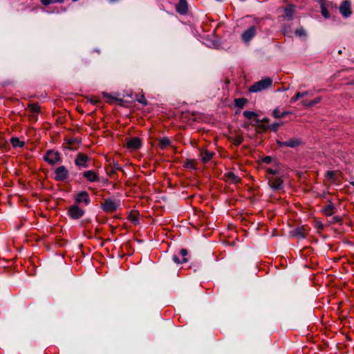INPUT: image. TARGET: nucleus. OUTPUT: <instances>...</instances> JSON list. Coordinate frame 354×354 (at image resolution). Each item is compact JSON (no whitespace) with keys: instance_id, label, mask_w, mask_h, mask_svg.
Masks as SVG:
<instances>
[{"instance_id":"nucleus-1","label":"nucleus","mask_w":354,"mask_h":354,"mask_svg":"<svg viewBox=\"0 0 354 354\" xmlns=\"http://www.w3.org/2000/svg\"><path fill=\"white\" fill-rule=\"evenodd\" d=\"M272 84V80L270 77H267L265 79H263L256 83H254L253 85H252L249 88V91L252 93H257L259 91H261L263 90H265L269 87L271 86Z\"/></svg>"},{"instance_id":"nucleus-2","label":"nucleus","mask_w":354,"mask_h":354,"mask_svg":"<svg viewBox=\"0 0 354 354\" xmlns=\"http://www.w3.org/2000/svg\"><path fill=\"white\" fill-rule=\"evenodd\" d=\"M277 144L279 147L296 148L302 144V140L298 138H292L286 141L277 140Z\"/></svg>"},{"instance_id":"nucleus-3","label":"nucleus","mask_w":354,"mask_h":354,"mask_svg":"<svg viewBox=\"0 0 354 354\" xmlns=\"http://www.w3.org/2000/svg\"><path fill=\"white\" fill-rule=\"evenodd\" d=\"M268 185L274 191H279L283 188V180L281 177L272 176L268 178Z\"/></svg>"},{"instance_id":"nucleus-4","label":"nucleus","mask_w":354,"mask_h":354,"mask_svg":"<svg viewBox=\"0 0 354 354\" xmlns=\"http://www.w3.org/2000/svg\"><path fill=\"white\" fill-rule=\"evenodd\" d=\"M120 205V202L111 198H107L102 203V206L103 209L106 212H112L118 209Z\"/></svg>"},{"instance_id":"nucleus-5","label":"nucleus","mask_w":354,"mask_h":354,"mask_svg":"<svg viewBox=\"0 0 354 354\" xmlns=\"http://www.w3.org/2000/svg\"><path fill=\"white\" fill-rule=\"evenodd\" d=\"M44 158L49 164L54 165L60 161V154L58 151L49 150L46 153Z\"/></svg>"},{"instance_id":"nucleus-6","label":"nucleus","mask_w":354,"mask_h":354,"mask_svg":"<svg viewBox=\"0 0 354 354\" xmlns=\"http://www.w3.org/2000/svg\"><path fill=\"white\" fill-rule=\"evenodd\" d=\"M55 179L57 181H63L68 176V171L64 166L58 167L55 171Z\"/></svg>"},{"instance_id":"nucleus-7","label":"nucleus","mask_w":354,"mask_h":354,"mask_svg":"<svg viewBox=\"0 0 354 354\" xmlns=\"http://www.w3.org/2000/svg\"><path fill=\"white\" fill-rule=\"evenodd\" d=\"M256 27L254 26H252L243 32L241 35L242 39L244 42L248 43L256 35Z\"/></svg>"},{"instance_id":"nucleus-8","label":"nucleus","mask_w":354,"mask_h":354,"mask_svg":"<svg viewBox=\"0 0 354 354\" xmlns=\"http://www.w3.org/2000/svg\"><path fill=\"white\" fill-rule=\"evenodd\" d=\"M89 158L87 155L82 153H78L75 160V165L79 167L86 168L88 167V161Z\"/></svg>"},{"instance_id":"nucleus-9","label":"nucleus","mask_w":354,"mask_h":354,"mask_svg":"<svg viewBox=\"0 0 354 354\" xmlns=\"http://www.w3.org/2000/svg\"><path fill=\"white\" fill-rule=\"evenodd\" d=\"M84 210L80 209L77 205H73L68 209V214L73 219H78L84 215Z\"/></svg>"},{"instance_id":"nucleus-10","label":"nucleus","mask_w":354,"mask_h":354,"mask_svg":"<svg viewBox=\"0 0 354 354\" xmlns=\"http://www.w3.org/2000/svg\"><path fill=\"white\" fill-rule=\"evenodd\" d=\"M339 12L344 17H348L351 15V2L346 0L342 2L339 7Z\"/></svg>"},{"instance_id":"nucleus-11","label":"nucleus","mask_w":354,"mask_h":354,"mask_svg":"<svg viewBox=\"0 0 354 354\" xmlns=\"http://www.w3.org/2000/svg\"><path fill=\"white\" fill-rule=\"evenodd\" d=\"M76 203H84L86 205H88L90 203V198L88 196V194L85 192L82 191L80 192L77 194L76 198H75Z\"/></svg>"},{"instance_id":"nucleus-12","label":"nucleus","mask_w":354,"mask_h":354,"mask_svg":"<svg viewBox=\"0 0 354 354\" xmlns=\"http://www.w3.org/2000/svg\"><path fill=\"white\" fill-rule=\"evenodd\" d=\"M127 146L131 149H138L141 146V140L140 138L134 137L127 141Z\"/></svg>"},{"instance_id":"nucleus-13","label":"nucleus","mask_w":354,"mask_h":354,"mask_svg":"<svg viewBox=\"0 0 354 354\" xmlns=\"http://www.w3.org/2000/svg\"><path fill=\"white\" fill-rule=\"evenodd\" d=\"M290 234L294 237L304 239L306 237V230L304 227H297L291 230Z\"/></svg>"},{"instance_id":"nucleus-14","label":"nucleus","mask_w":354,"mask_h":354,"mask_svg":"<svg viewBox=\"0 0 354 354\" xmlns=\"http://www.w3.org/2000/svg\"><path fill=\"white\" fill-rule=\"evenodd\" d=\"M176 11L181 14L185 15L187 12L188 6L186 0H180L179 3L176 6Z\"/></svg>"},{"instance_id":"nucleus-15","label":"nucleus","mask_w":354,"mask_h":354,"mask_svg":"<svg viewBox=\"0 0 354 354\" xmlns=\"http://www.w3.org/2000/svg\"><path fill=\"white\" fill-rule=\"evenodd\" d=\"M83 176L90 182H96L99 180V178L96 173L91 170L84 171L83 173Z\"/></svg>"},{"instance_id":"nucleus-16","label":"nucleus","mask_w":354,"mask_h":354,"mask_svg":"<svg viewBox=\"0 0 354 354\" xmlns=\"http://www.w3.org/2000/svg\"><path fill=\"white\" fill-rule=\"evenodd\" d=\"M103 95L109 99L108 102L109 103H111L113 101H117L119 102H121L122 101V99L119 97V95L116 93H108L104 92L103 93Z\"/></svg>"},{"instance_id":"nucleus-17","label":"nucleus","mask_w":354,"mask_h":354,"mask_svg":"<svg viewBox=\"0 0 354 354\" xmlns=\"http://www.w3.org/2000/svg\"><path fill=\"white\" fill-rule=\"evenodd\" d=\"M214 154V153L213 152L207 151V150H204V151H201V156L202 161L204 163L207 162L208 161H209L211 160V158H212Z\"/></svg>"},{"instance_id":"nucleus-18","label":"nucleus","mask_w":354,"mask_h":354,"mask_svg":"<svg viewBox=\"0 0 354 354\" xmlns=\"http://www.w3.org/2000/svg\"><path fill=\"white\" fill-rule=\"evenodd\" d=\"M285 15L284 17L287 18L288 20L290 19L294 13V7L292 5H289L286 8H284Z\"/></svg>"},{"instance_id":"nucleus-19","label":"nucleus","mask_w":354,"mask_h":354,"mask_svg":"<svg viewBox=\"0 0 354 354\" xmlns=\"http://www.w3.org/2000/svg\"><path fill=\"white\" fill-rule=\"evenodd\" d=\"M225 176L229 180L234 183H237L239 182L240 178L239 176L235 175L233 172L229 171L225 174Z\"/></svg>"},{"instance_id":"nucleus-20","label":"nucleus","mask_w":354,"mask_h":354,"mask_svg":"<svg viewBox=\"0 0 354 354\" xmlns=\"http://www.w3.org/2000/svg\"><path fill=\"white\" fill-rule=\"evenodd\" d=\"M334 208H335V207H334L333 204L332 203H330L324 207V209H323L324 213L326 216H330L334 212H333Z\"/></svg>"},{"instance_id":"nucleus-21","label":"nucleus","mask_w":354,"mask_h":354,"mask_svg":"<svg viewBox=\"0 0 354 354\" xmlns=\"http://www.w3.org/2000/svg\"><path fill=\"white\" fill-rule=\"evenodd\" d=\"M10 142L14 147H22L25 144L24 141H21L18 138H12Z\"/></svg>"},{"instance_id":"nucleus-22","label":"nucleus","mask_w":354,"mask_h":354,"mask_svg":"<svg viewBox=\"0 0 354 354\" xmlns=\"http://www.w3.org/2000/svg\"><path fill=\"white\" fill-rule=\"evenodd\" d=\"M272 114L274 118H283L286 115H287L288 114H289V112H288V111L280 112L279 109L278 108H276L273 111Z\"/></svg>"},{"instance_id":"nucleus-23","label":"nucleus","mask_w":354,"mask_h":354,"mask_svg":"<svg viewBox=\"0 0 354 354\" xmlns=\"http://www.w3.org/2000/svg\"><path fill=\"white\" fill-rule=\"evenodd\" d=\"M308 95V91H304V92H298L297 93H296V95L292 97L290 100V102L291 103H294L297 100H298L299 98L302 97H305L306 95Z\"/></svg>"},{"instance_id":"nucleus-24","label":"nucleus","mask_w":354,"mask_h":354,"mask_svg":"<svg viewBox=\"0 0 354 354\" xmlns=\"http://www.w3.org/2000/svg\"><path fill=\"white\" fill-rule=\"evenodd\" d=\"M235 105L239 108H243L247 103V100L245 98L235 99Z\"/></svg>"},{"instance_id":"nucleus-25","label":"nucleus","mask_w":354,"mask_h":354,"mask_svg":"<svg viewBox=\"0 0 354 354\" xmlns=\"http://www.w3.org/2000/svg\"><path fill=\"white\" fill-rule=\"evenodd\" d=\"M170 145V140L168 138L164 137L160 140V147L161 149H165Z\"/></svg>"},{"instance_id":"nucleus-26","label":"nucleus","mask_w":354,"mask_h":354,"mask_svg":"<svg viewBox=\"0 0 354 354\" xmlns=\"http://www.w3.org/2000/svg\"><path fill=\"white\" fill-rule=\"evenodd\" d=\"M28 108L30 111L33 113H39L40 111V106L38 104H29Z\"/></svg>"},{"instance_id":"nucleus-27","label":"nucleus","mask_w":354,"mask_h":354,"mask_svg":"<svg viewBox=\"0 0 354 354\" xmlns=\"http://www.w3.org/2000/svg\"><path fill=\"white\" fill-rule=\"evenodd\" d=\"M230 139L232 140V143L236 146L239 145L243 141V138L241 136H237L236 137L231 138Z\"/></svg>"},{"instance_id":"nucleus-28","label":"nucleus","mask_w":354,"mask_h":354,"mask_svg":"<svg viewBox=\"0 0 354 354\" xmlns=\"http://www.w3.org/2000/svg\"><path fill=\"white\" fill-rule=\"evenodd\" d=\"M172 260L177 264L185 263L187 261V259L186 258H183L182 259H180V258L176 254H174L172 256Z\"/></svg>"},{"instance_id":"nucleus-29","label":"nucleus","mask_w":354,"mask_h":354,"mask_svg":"<svg viewBox=\"0 0 354 354\" xmlns=\"http://www.w3.org/2000/svg\"><path fill=\"white\" fill-rule=\"evenodd\" d=\"M243 114L248 119H252V118L257 116V114L255 112L251 111H245Z\"/></svg>"},{"instance_id":"nucleus-30","label":"nucleus","mask_w":354,"mask_h":354,"mask_svg":"<svg viewBox=\"0 0 354 354\" xmlns=\"http://www.w3.org/2000/svg\"><path fill=\"white\" fill-rule=\"evenodd\" d=\"M322 14L325 18L329 17V13L324 6H322Z\"/></svg>"},{"instance_id":"nucleus-31","label":"nucleus","mask_w":354,"mask_h":354,"mask_svg":"<svg viewBox=\"0 0 354 354\" xmlns=\"http://www.w3.org/2000/svg\"><path fill=\"white\" fill-rule=\"evenodd\" d=\"M321 100H322V98L320 97H316L315 99L310 101L311 106L319 103L321 102Z\"/></svg>"},{"instance_id":"nucleus-32","label":"nucleus","mask_w":354,"mask_h":354,"mask_svg":"<svg viewBox=\"0 0 354 354\" xmlns=\"http://www.w3.org/2000/svg\"><path fill=\"white\" fill-rule=\"evenodd\" d=\"M266 127L263 124H262V122L257 127V131L259 133L266 131Z\"/></svg>"},{"instance_id":"nucleus-33","label":"nucleus","mask_w":354,"mask_h":354,"mask_svg":"<svg viewBox=\"0 0 354 354\" xmlns=\"http://www.w3.org/2000/svg\"><path fill=\"white\" fill-rule=\"evenodd\" d=\"M280 126V124L279 123H273L272 124L270 125V128L273 131H277L279 129Z\"/></svg>"},{"instance_id":"nucleus-34","label":"nucleus","mask_w":354,"mask_h":354,"mask_svg":"<svg viewBox=\"0 0 354 354\" xmlns=\"http://www.w3.org/2000/svg\"><path fill=\"white\" fill-rule=\"evenodd\" d=\"M267 172L269 174L272 175V176L279 174V171L277 169H268Z\"/></svg>"},{"instance_id":"nucleus-35","label":"nucleus","mask_w":354,"mask_h":354,"mask_svg":"<svg viewBox=\"0 0 354 354\" xmlns=\"http://www.w3.org/2000/svg\"><path fill=\"white\" fill-rule=\"evenodd\" d=\"M295 33L300 37L304 36L306 35L305 30L302 28L296 30Z\"/></svg>"},{"instance_id":"nucleus-36","label":"nucleus","mask_w":354,"mask_h":354,"mask_svg":"<svg viewBox=\"0 0 354 354\" xmlns=\"http://www.w3.org/2000/svg\"><path fill=\"white\" fill-rule=\"evenodd\" d=\"M137 100L143 105L147 104V100H145L144 95H141L139 98H137Z\"/></svg>"},{"instance_id":"nucleus-37","label":"nucleus","mask_w":354,"mask_h":354,"mask_svg":"<svg viewBox=\"0 0 354 354\" xmlns=\"http://www.w3.org/2000/svg\"><path fill=\"white\" fill-rule=\"evenodd\" d=\"M326 176H327L329 179H332V178H333V177L335 176V172H334V171H327V173H326Z\"/></svg>"},{"instance_id":"nucleus-38","label":"nucleus","mask_w":354,"mask_h":354,"mask_svg":"<svg viewBox=\"0 0 354 354\" xmlns=\"http://www.w3.org/2000/svg\"><path fill=\"white\" fill-rule=\"evenodd\" d=\"M187 250L186 249H181L180 250V254L183 257V258H185L187 255Z\"/></svg>"},{"instance_id":"nucleus-39","label":"nucleus","mask_w":354,"mask_h":354,"mask_svg":"<svg viewBox=\"0 0 354 354\" xmlns=\"http://www.w3.org/2000/svg\"><path fill=\"white\" fill-rule=\"evenodd\" d=\"M187 167L190 169H194V162L192 160L187 161Z\"/></svg>"},{"instance_id":"nucleus-40","label":"nucleus","mask_w":354,"mask_h":354,"mask_svg":"<svg viewBox=\"0 0 354 354\" xmlns=\"http://www.w3.org/2000/svg\"><path fill=\"white\" fill-rule=\"evenodd\" d=\"M301 104L305 107H310V106H311L310 101L303 100L301 102Z\"/></svg>"},{"instance_id":"nucleus-41","label":"nucleus","mask_w":354,"mask_h":354,"mask_svg":"<svg viewBox=\"0 0 354 354\" xmlns=\"http://www.w3.org/2000/svg\"><path fill=\"white\" fill-rule=\"evenodd\" d=\"M41 2L42 3L43 5L48 6V5L50 4L53 2V1L52 0H41Z\"/></svg>"},{"instance_id":"nucleus-42","label":"nucleus","mask_w":354,"mask_h":354,"mask_svg":"<svg viewBox=\"0 0 354 354\" xmlns=\"http://www.w3.org/2000/svg\"><path fill=\"white\" fill-rule=\"evenodd\" d=\"M113 169H114L116 171L118 170L122 169V168H121V167L118 164L115 163V164H114Z\"/></svg>"},{"instance_id":"nucleus-43","label":"nucleus","mask_w":354,"mask_h":354,"mask_svg":"<svg viewBox=\"0 0 354 354\" xmlns=\"http://www.w3.org/2000/svg\"><path fill=\"white\" fill-rule=\"evenodd\" d=\"M271 160H272L271 157L266 156V158H264L263 161L266 163H270L271 162Z\"/></svg>"},{"instance_id":"nucleus-44","label":"nucleus","mask_w":354,"mask_h":354,"mask_svg":"<svg viewBox=\"0 0 354 354\" xmlns=\"http://www.w3.org/2000/svg\"><path fill=\"white\" fill-rule=\"evenodd\" d=\"M262 122V121L259 119H257L254 121V124H253L254 126L258 127L259 124H260Z\"/></svg>"},{"instance_id":"nucleus-45","label":"nucleus","mask_w":354,"mask_h":354,"mask_svg":"<svg viewBox=\"0 0 354 354\" xmlns=\"http://www.w3.org/2000/svg\"><path fill=\"white\" fill-rule=\"evenodd\" d=\"M115 172V171L114 169H113V168H111L109 171H108V174H110V175H112L113 174H114Z\"/></svg>"},{"instance_id":"nucleus-46","label":"nucleus","mask_w":354,"mask_h":354,"mask_svg":"<svg viewBox=\"0 0 354 354\" xmlns=\"http://www.w3.org/2000/svg\"><path fill=\"white\" fill-rule=\"evenodd\" d=\"M317 226L319 228H321V229L323 228V225L322 223H317Z\"/></svg>"},{"instance_id":"nucleus-47","label":"nucleus","mask_w":354,"mask_h":354,"mask_svg":"<svg viewBox=\"0 0 354 354\" xmlns=\"http://www.w3.org/2000/svg\"><path fill=\"white\" fill-rule=\"evenodd\" d=\"M52 1H53V2H54V3H56V2L62 3V2H63L64 0H52Z\"/></svg>"},{"instance_id":"nucleus-48","label":"nucleus","mask_w":354,"mask_h":354,"mask_svg":"<svg viewBox=\"0 0 354 354\" xmlns=\"http://www.w3.org/2000/svg\"><path fill=\"white\" fill-rule=\"evenodd\" d=\"M286 90H287V88H279V89H278V90H277V91H286Z\"/></svg>"},{"instance_id":"nucleus-49","label":"nucleus","mask_w":354,"mask_h":354,"mask_svg":"<svg viewBox=\"0 0 354 354\" xmlns=\"http://www.w3.org/2000/svg\"><path fill=\"white\" fill-rule=\"evenodd\" d=\"M262 122H268V118H264L263 120H261Z\"/></svg>"},{"instance_id":"nucleus-50","label":"nucleus","mask_w":354,"mask_h":354,"mask_svg":"<svg viewBox=\"0 0 354 354\" xmlns=\"http://www.w3.org/2000/svg\"><path fill=\"white\" fill-rule=\"evenodd\" d=\"M334 219H335L336 221H339V218L338 217H334Z\"/></svg>"},{"instance_id":"nucleus-51","label":"nucleus","mask_w":354,"mask_h":354,"mask_svg":"<svg viewBox=\"0 0 354 354\" xmlns=\"http://www.w3.org/2000/svg\"><path fill=\"white\" fill-rule=\"evenodd\" d=\"M352 184H353V185L354 186V183H353Z\"/></svg>"}]
</instances>
